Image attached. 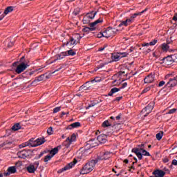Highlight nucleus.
<instances>
[{"instance_id": "obj_54", "label": "nucleus", "mask_w": 177, "mask_h": 177, "mask_svg": "<svg viewBox=\"0 0 177 177\" xmlns=\"http://www.w3.org/2000/svg\"><path fill=\"white\" fill-rule=\"evenodd\" d=\"M177 111L176 109H170L169 111H168V114H172V113H174L176 111Z\"/></svg>"}, {"instance_id": "obj_62", "label": "nucleus", "mask_w": 177, "mask_h": 177, "mask_svg": "<svg viewBox=\"0 0 177 177\" xmlns=\"http://www.w3.org/2000/svg\"><path fill=\"white\" fill-rule=\"evenodd\" d=\"M151 90V88L150 87H147V88L144 89L142 91V93H147L148 91H149Z\"/></svg>"}, {"instance_id": "obj_55", "label": "nucleus", "mask_w": 177, "mask_h": 177, "mask_svg": "<svg viewBox=\"0 0 177 177\" xmlns=\"http://www.w3.org/2000/svg\"><path fill=\"white\" fill-rule=\"evenodd\" d=\"M17 156L19 157V158H23V151H20L17 153Z\"/></svg>"}, {"instance_id": "obj_15", "label": "nucleus", "mask_w": 177, "mask_h": 177, "mask_svg": "<svg viewBox=\"0 0 177 177\" xmlns=\"http://www.w3.org/2000/svg\"><path fill=\"white\" fill-rule=\"evenodd\" d=\"M90 82L94 84V82H96V81H95V80H92L91 82H86L84 85H82V86L80 88L79 91L84 92V91H87V90H88L89 88L91 87V86L89 85Z\"/></svg>"}, {"instance_id": "obj_20", "label": "nucleus", "mask_w": 177, "mask_h": 177, "mask_svg": "<svg viewBox=\"0 0 177 177\" xmlns=\"http://www.w3.org/2000/svg\"><path fill=\"white\" fill-rule=\"evenodd\" d=\"M131 24V20L127 19L125 21H121L120 24L118 25L119 28L122 26L127 27L128 26Z\"/></svg>"}, {"instance_id": "obj_13", "label": "nucleus", "mask_w": 177, "mask_h": 177, "mask_svg": "<svg viewBox=\"0 0 177 177\" xmlns=\"http://www.w3.org/2000/svg\"><path fill=\"white\" fill-rule=\"evenodd\" d=\"M176 85H177V79L176 76V77L170 78L169 80V82L167 83L166 86L168 88H170V87H174Z\"/></svg>"}, {"instance_id": "obj_53", "label": "nucleus", "mask_w": 177, "mask_h": 177, "mask_svg": "<svg viewBox=\"0 0 177 177\" xmlns=\"http://www.w3.org/2000/svg\"><path fill=\"white\" fill-rule=\"evenodd\" d=\"M158 42V40L157 39H153V41H150L149 42V46H154L156 43Z\"/></svg>"}, {"instance_id": "obj_1", "label": "nucleus", "mask_w": 177, "mask_h": 177, "mask_svg": "<svg viewBox=\"0 0 177 177\" xmlns=\"http://www.w3.org/2000/svg\"><path fill=\"white\" fill-rule=\"evenodd\" d=\"M97 164H99V162L96 159L87 162V163H86V165L81 169L80 174L82 175H85L91 173L95 169Z\"/></svg>"}, {"instance_id": "obj_4", "label": "nucleus", "mask_w": 177, "mask_h": 177, "mask_svg": "<svg viewBox=\"0 0 177 177\" xmlns=\"http://www.w3.org/2000/svg\"><path fill=\"white\" fill-rule=\"evenodd\" d=\"M176 55H171L165 57L160 59L161 64H165V66H170L175 62Z\"/></svg>"}, {"instance_id": "obj_52", "label": "nucleus", "mask_w": 177, "mask_h": 177, "mask_svg": "<svg viewBox=\"0 0 177 177\" xmlns=\"http://www.w3.org/2000/svg\"><path fill=\"white\" fill-rule=\"evenodd\" d=\"M122 113H119L115 118V120H117V121H119L121 120L122 118Z\"/></svg>"}, {"instance_id": "obj_5", "label": "nucleus", "mask_w": 177, "mask_h": 177, "mask_svg": "<svg viewBox=\"0 0 177 177\" xmlns=\"http://www.w3.org/2000/svg\"><path fill=\"white\" fill-rule=\"evenodd\" d=\"M111 157V153L109 151H102L100 153L98 157L95 158L97 162L100 163L102 160H107Z\"/></svg>"}, {"instance_id": "obj_34", "label": "nucleus", "mask_w": 177, "mask_h": 177, "mask_svg": "<svg viewBox=\"0 0 177 177\" xmlns=\"http://www.w3.org/2000/svg\"><path fill=\"white\" fill-rule=\"evenodd\" d=\"M10 145H12V142L6 141L3 144L0 145V149H2L3 146H6L8 149H10Z\"/></svg>"}, {"instance_id": "obj_58", "label": "nucleus", "mask_w": 177, "mask_h": 177, "mask_svg": "<svg viewBox=\"0 0 177 177\" xmlns=\"http://www.w3.org/2000/svg\"><path fill=\"white\" fill-rule=\"evenodd\" d=\"M97 104H98V102H93V103L88 104V108L93 107V106H95V105H97Z\"/></svg>"}, {"instance_id": "obj_16", "label": "nucleus", "mask_w": 177, "mask_h": 177, "mask_svg": "<svg viewBox=\"0 0 177 177\" xmlns=\"http://www.w3.org/2000/svg\"><path fill=\"white\" fill-rule=\"evenodd\" d=\"M153 175L156 177H164L165 176V171L161 169H156L153 171Z\"/></svg>"}, {"instance_id": "obj_43", "label": "nucleus", "mask_w": 177, "mask_h": 177, "mask_svg": "<svg viewBox=\"0 0 177 177\" xmlns=\"http://www.w3.org/2000/svg\"><path fill=\"white\" fill-rule=\"evenodd\" d=\"M44 75H40V76H38L37 77L35 78L34 82H39L44 80Z\"/></svg>"}, {"instance_id": "obj_47", "label": "nucleus", "mask_w": 177, "mask_h": 177, "mask_svg": "<svg viewBox=\"0 0 177 177\" xmlns=\"http://www.w3.org/2000/svg\"><path fill=\"white\" fill-rule=\"evenodd\" d=\"M108 122H109V124H114L113 122H116L115 117H110L109 119L107 120Z\"/></svg>"}, {"instance_id": "obj_38", "label": "nucleus", "mask_w": 177, "mask_h": 177, "mask_svg": "<svg viewBox=\"0 0 177 177\" xmlns=\"http://www.w3.org/2000/svg\"><path fill=\"white\" fill-rule=\"evenodd\" d=\"M21 165H23V162L21 161H18L15 164V168L16 169H19V171H21Z\"/></svg>"}, {"instance_id": "obj_24", "label": "nucleus", "mask_w": 177, "mask_h": 177, "mask_svg": "<svg viewBox=\"0 0 177 177\" xmlns=\"http://www.w3.org/2000/svg\"><path fill=\"white\" fill-rule=\"evenodd\" d=\"M81 126H82V124L80 122H74V123L70 124L69 126H68L67 129L71 130L73 129L80 127Z\"/></svg>"}, {"instance_id": "obj_11", "label": "nucleus", "mask_w": 177, "mask_h": 177, "mask_svg": "<svg viewBox=\"0 0 177 177\" xmlns=\"http://www.w3.org/2000/svg\"><path fill=\"white\" fill-rule=\"evenodd\" d=\"M138 147L139 149H140V151L142 152V156H146V157L151 156L150 153L149 151H147V150H145V144L138 145Z\"/></svg>"}, {"instance_id": "obj_46", "label": "nucleus", "mask_w": 177, "mask_h": 177, "mask_svg": "<svg viewBox=\"0 0 177 177\" xmlns=\"http://www.w3.org/2000/svg\"><path fill=\"white\" fill-rule=\"evenodd\" d=\"M53 158L52 155H47L44 158V162H48L51 160V158Z\"/></svg>"}, {"instance_id": "obj_42", "label": "nucleus", "mask_w": 177, "mask_h": 177, "mask_svg": "<svg viewBox=\"0 0 177 177\" xmlns=\"http://www.w3.org/2000/svg\"><path fill=\"white\" fill-rule=\"evenodd\" d=\"M64 53H67V56H75L76 55V52H75L73 49L64 51Z\"/></svg>"}, {"instance_id": "obj_9", "label": "nucleus", "mask_w": 177, "mask_h": 177, "mask_svg": "<svg viewBox=\"0 0 177 177\" xmlns=\"http://www.w3.org/2000/svg\"><path fill=\"white\" fill-rule=\"evenodd\" d=\"M140 150H143V149L139 148L138 145L131 149V153H135L139 160H142L143 159V154Z\"/></svg>"}, {"instance_id": "obj_8", "label": "nucleus", "mask_w": 177, "mask_h": 177, "mask_svg": "<svg viewBox=\"0 0 177 177\" xmlns=\"http://www.w3.org/2000/svg\"><path fill=\"white\" fill-rule=\"evenodd\" d=\"M153 109H154V102H151L145 108H144L142 110L141 113H144L147 112L146 114L144 115V117H147L149 114H150L152 112Z\"/></svg>"}, {"instance_id": "obj_19", "label": "nucleus", "mask_w": 177, "mask_h": 177, "mask_svg": "<svg viewBox=\"0 0 177 177\" xmlns=\"http://www.w3.org/2000/svg\"><path fill=\"white\" fill-rule=\"evenodd\" d=\"M154 81V75L150 74L146 76V77L144 80V82L145 84H149L152 83Z\"/></svg>"}, {"instance_id": "obj_23", "label": "nucleus", "mask_w": 177, "mask_h": 177, "mask_svg": "<svg viewBox=\"0 0 177 177\" xmlns=\"http://www.w3.org/2000/svg\"><path fill=\"white\" fill-rule=\"evenodd\" d=\"M102 23H103V19H98L95 20L94 22L89 24L90 28H95V26H97L99 24H102Z\"/></svg>"}, {"instance_id": "obj_45", "label": "nucleus", "mask_w": 177, "mask_h": 177, "mask_svg": "<svg viewBox=\"0 0 177 177\" xmlns=\"http://www.w3.org/2000/svg\"><path fill=\"white\" fill-rule=\"evenodd\" d=\"M119 54L120 55V57L123 58V57H127L129 55V52L126 51V52L119 53Z\"/></svg>"}, {"instance_id": "obj_30", "label": "nucleus", "mask_w": 177, "mask_h": 177, "mask_svg": "<svg viewBox=\"0 0 177 177\" xmlns=\"http://www.w3.org/2000/svg\"><path fill=\"white\" fill-rule=\"evenodd\" d=\"M30 61L24 59L23 61V71H26L28 67H30Z\"/></svg>"}, {"instance_id": "obj_26", "label": "nucleus", "mask_w": 177, "mask_h": 177, "mask_svg": "<svg viewBox=\"0 0 177 177\" xmlns=\"http://www.w3.org/2000/svg\"><path fill=\"white\" fill-rule=\"evenodd\" d=\"M122 59V57L121 55H120V53H118L116 54H113L111 55V59L113 61V62H118L120 61V59Z\"/></svg>"}, {"instance_id": "obj_12", "label": "nucleus", "mask_w": 177, "mask_h": 177, "mask_svg": "<svg viewBox=\"0 0 177 177\" xmlns=\"http://www.w3.org/2000/svg\"><path fill=\"white\" fill-rule=\"evenodd\" d=\"M17 171V169H16V167L11 166L8 168L7 172H5L3 175L4 176H9L10 175H12V174H16Z\"/></svg>"}, {"instance_id": "obj_63", "label": "nucleus", "mask_w": 177, "mask_h": 177, "mask_svg": "<svg viewBox=\"0 0 177 177\" xmlns=\"http://www.w3.org/2000/svg\"><path fill=\"white\" fill-rule=\"evenodd\" d=\"M165 84V82L164 81H161L159 84H158V86L159 87H162V86H164Z\"/></svg>"}, {"instance_id": "obj_28", "label": "nucleus", "mask_w": 177, "mask_h": 177, "mask_svg": "<svg viewBox=\"0 0 177 177\" xmlns=\"http://www.w3.org/2000/svg\"><path fill=\"white\" fill-rule=\"evenodd\" d=\"M26 170L30 174H34L36 170V168L34 165H30L27 167Z\"/></svg>"}, {"instance_id": "obj_40", "label": "nucleus", "mask_w": 177, "mask_h": 177, "mask_svg": "<svg viewBox=\"0 0 177 177\" xmlns=\"http://www.w3.org/2000/svg\"><path fill=\"white\" fill-rule=\"evenodd\" d=\"M49 152V151L48 150H45L44 151H41L40 153V154H39L37 156L35 157L36 160L40 159L42 156H44V155L48 153Z\"/></svg>"}, {"instance_id": "obj_31", "label": "nucleus", "mask_w": 177, "mask_h": 177, "mask_svg": "<svg viewBox=\"0 0 177 177\" xmlns=\"http://www.w3.org/2000/svg\"><path fill=\"white\" fill-rule=\"evenodd\" d=\"M170 44L169 41H167V43H163L161 45V48L163 51H168V49L169 48V44Z\"/></svg>"}, {"instance_id": "obj_50", "label": "nucleus", "mask_w": 177, "mask_h": 177, "mask_svg": "<svg viewBox=\"0 0 177 177\" xmlns=\"http://www.w3.org/2000/svg\"><path fill=\"white\" fill-rule=\"evenodd\" d=\"M76 140V135L75 133H73L71 138H70V140L72 142H75Z\"/></svg>"}, {"instance_id": "obj_48", "label": "nucleus", "mask_w": 177, "mask_h": 177, "mask_svg": "<svg viewBox=\"0 0 177 177\" xmlns=\"http://www.w3.org/2000/svg\"><path fill=\"white\" fill-rule=\"evenodd\" d=\"M107 64H109V62H104V64H100V65H98V66H97V68H98V69L102 68Z\"/></svg>"}, {"instance_id": "obj_56", "label": "nucleus", "mask_w": 177, "mask_h": 177, "mask_svg": "<svg viewBox=\"0 0 177 177\" xmlns=\"http://www.w3.org/2000/svg\"><path fill=\"white\" fill-rule=\"evenodd\" d=\"M97 37H98V38L104 37V32L98 33V35H97Z\"/></svg>"}, {"instance_id": "obj_3", "label": "nucleus", "mask_w": 177, "mask_h": 177, "mask_svg": "<svg viewBox=\"0 0 177 177\" xmlns=\"http://www.w3.org/2000/svg\"><path fill=\"white\" fill-rule=\"evenodd\" d=\"M83 38V36L80 35H76L75 37H71L69 41H67L66 43H64V45L66 46H76L81 39Z\"/></svg>"}, {"instance_id": "obj_41", "label": "nucleus", "mask_w": 177, "mask_h": 177, "mask_svg": "<svg viewBox=\"0 0 177 177\" xmlns=\"http://www.w3.org/2000/svg\"><path fill=\"white\" fill-rule=\"evenodd\" d=\"M162 136H164V131H160L156 135V138L157 140H160V139H162Z\"/></svg>"}, {"instance_id": "obj_21", "label": "nucleus", "mask_w": 177, "mask_h": 177, "mask_svg": "<svg viewBox=\"0 0 177 177\" xmlns=\"http://www.w3.org/2000/svg\"><path fill=\"white\" fill-rule=\"evenodd\" d=\"M116 124H118L117 122H113V124H110V122L106 120L102 123V127L103 128H107L109 127H114Z\"/></svg>"}, {"instance_id": "obj_57", "label": "nucleus", "mask_w": 177, "mask_h": 177, "mask_svg": "<svg viewBox=\"0 0 177 177\" xmlns=\"http://www.w3.org/2000/svg\"><path fill=\"white\" fill-rule=\"evenodd\" d=\"M60 109H61V107H56L53 109V113H56L59 112L60 111Z\"/></svg>"}, {"instance_id": "obj_25", "label": "nucleus", "mask_w": 177, "mask_h": 177, "mask_svg": "<svg viewBox=\"0 0 177 177\" xmlns=\"http://www.w3.org/2000/svg\"><path fill=\"white\" fill-rule=\"evenodd\" d=\"M62 148L61 145L57 146V147H55L50 151V154L53 157L55 156L57 153L58 151L60 150Z\"/></svg>"}, {"instance_id": "obj_59", "label": "nucleus", "mask_w": 177, "mask_h": 177, "mask_svg": "<svg viewBox=\"0 0 177 177\" xmlns=\"http://www.w3.org/2000/svg\"><path fill=\"white\" fill-rule=\"evenodd\" d=\"M128 84L127 82H124L122 84V86L120 88V89H123L127 86Z\"/></svg>"}, {"instance_id": "obj_36", "label": "nucleus", "mask_w": 177, "mask_h": 177, "mask_svg": "<svg viewBox=\"0 0 177 177\" xmlns=\"http://www.w3.org/2000/svg\"><path fill=\"white\" fill-rule=\"evenodd\" d=\"M91 22V19H89V17L88 16L84 15V17L83 19V24L84 25H86V24H89Z\"/></svg>"}, {"instance_id": "obj_37", "label": "nucleus", "mask_w": 177, "mask_h": 177, "mask_svg": "<svg viewBox=\"0 0 177 177\" xmlns=\"http://www.w3.org/2000/svg\"><path fill=\"white\" fill-rule=\"evenodd\" d=\"M12 131H19V129H21V126H20V123H17L14 124L12 127Z\"/></svg>"}, {"instance_id": "obj_7", "label": "nucleus", "mask_w": 177, "mask_h": 177, "mask_svg": "<svg viewBox=\"0 0 177 177\" xmlns=\"http://www.w3.org/2000/svg\"><path fill=\"white\" fill-rule=\"evenodd\" d=\"M77 163V160L76 158H75L73 160V161H72L71 162L67 164L64 167H63L61 169H59L58 171V173L59 174H62L64 171H66L72 169Z\"/></svg>"}, {"instance_id": "obj_64", "label": "nucleus", "mask_w": 177, "mask_h": 177, "mask_svg": "<svg viewBox=\"0 0 177 177\" xmlns=\"http://www.w3.org/2000/svg\"><path fill=\"white\" fill-rule=\"evenodd\" d=\"M173 21H177V13L175 14V15L174 16V17L172 18Z\"/></svg>"}, {"instance_id": "obj_60", "label": "nucleus", "mask_w": 177, "mask_h": 177, "mask_svg": "<svg viewBox=\"0 0 177 177\" xmlns=\"http://www.w3.org/2000/svg\"><path fill=\"white\" fill-rule=\"evenodd\" d=\"M32 166H34V167L36 168V169H37V168L38 166H39V162H38V161L35 162L33 163V165H32Z\"/></svg>"}, {"instance_id": "obj_2", "label": "nucleus", "mask_w": 177, "mask_h": 177, "mask_svg": "<svg viewBox=\"0 0 177 177\" xmlns=\"http://www.w3.org/2000/svg\"><path fill=\"white\" fill-rule=\"evenodd\" d=\"M46 140L45 138H39L37 139V142H29V141L26 142L24 145L23 148L26 147V146H30L31 147H37V146H41V145H44L45 143Z\"/></svg>"}, {"instance_id": "obj_61", "label": "nucleus", "mask_w": 177, "mask_h": 177, "mask_svg": "<svg viewBox=\"0 0 177 177\" xmlns=\"http://www.w3.org/2000/svg\"><path fill=\"white\" fill-rule=\"evenodd\" d=\"M171 165L174 166H177V160L174 159L171 162Z\"/></svg>"}, {"instance_id": "obj_17", "label": "nucleus", "mask_w": 177, "mask_h": 177, "mask_svg": "<svg viewBox=\"0 0 177 177\" xmlns=\"http://www.w3.org/2000/svg\"><path fill=\"white\" fill-rule=\"evenodd\" d=\"M97 140L101 144L106 143L107 142V136L104 134H101L97 137Z\"/></svg>"}, {"instance_id": "obj_29", "label": "nucleus", "mask_w": 177, "mask_h": 177, "mask_svg": "<svg viewBox=\"0 0 177 177\" xmlns=\"http://www.w3.org/2000/svg\"><path fill=\"white\" fill-rule=\"evenodd\" d=\"M31 156V151L30 150H23V158H27Z\"/></svg>"}, {"instance_id": "obj_49", "label": "nucleus", "mask_w": 177, "mask_h": 177, "mask_svg": "<svg viewBox=\"0 0 177 177\" xmlns=\"http://www.w3.org/2000/svg\"><path fill=\"white\" fill-rule=\"evenodd\" d=\"M47 133H48V135H53V127H49L48 129V130H47Z\"/></svg>"}, {"instance_id": "obj_51", "label": "nucleus", "mask_w": 177, "mask_h": 177, "mask_svg": "<svg viewBox=\"0 0 177 177\" xmlns=\"http://www.w3.org/2000/svg\"><path fill=\"white\" fill-rule=\"evenodd\" d=\"M80 8H76V9H75V10L73 12V15L75 16H77L80 14Z\"/></svg>"}, {"instance_id": "obj_6", "label": "nucleus", "mask_w": 177, "mask_h": 177, "mask_svg": "<svg viewBox=\"0 0 177 177\" xmlns=\"http://www.w3.org/2000/svg\"><path fill=\"white\" fill-rule=\"evenodd\" d=\"M12 70L17 73V74H20L23 73V63L21 62H15L12 64Z\"/></svg>"}, {"instance_id": "obj_18", "label": "nucleus", "mask_w": 177, "mask_h": 177, "mask_svg": "<svg viewBox=\"0 0 177 177\" xmlns=\"http://www.w3.org/2000/svg\"><path fill=\"white\" fill-rule=\"evenodd\" d=\"M66 56H67V52H62L59 54L55 55V59L53 62H55L57 60L63 59Z\"/></svg>"}, {"instance_id": "obj_44", "label": "nucleus", "mask_w": 177, "mask_h": 177, "mask_svg": "<svg viewBox=\"0 0 177 177\" xmlns=\"http://www.w3.org/2000/svg\"><path fill=\"white\" fill-rule=\"evenodd\" d=\"M13 12V8H12V6H9V7H8V8L5 10L4 13H5L6 15H8L9 13H10V12Z\"/></svg>"}, {"instance_id": "obj_39", "label": "nucleus", "mask_w": 177, "mask_h": 177, "mask_svg": "<svg viewBox=\"0 0 177 177\" xmlns=\"http://www.w3.org/2000/svg\"><path fill=\"white\" fill-rule=\"evenodd\" d=\"M4 44L6 46H8V48H12L13 46V42L10 41V39H7Z\"/></svg>"}, {"instance_id": "obj_33", "label": "nucleus", "mask_w": 177, "mask_h": 177, "mask_svg": "<svg viewBox=\"0 0 177 177\" xmlns=\"http://www.w3.org/2000/svg\"><path fill=\"white\" fill-rule=\"evenodd\" d=\"M121 88H113L111 89L110 92L108 93L109 96H113V94H115L117 92L120 91Z\"/></svg>"}, {"instance_id": "obj_14", "label": "nucleus", "mask_w": 177, "mask_h": 177, "mask_svg": "<svg viewBox=\"0 0 177 177\" xmlns=\"http://www.w3.org/2000/svg\"><path fill=\"white\" fill-rule=\"evenodd\" d=\"M147 11V9H145L144 10L140 12H136L133 15H132L130 18L129 19V20L131 21V23L132 24L134 21V19L138 17V16H141L145 12H146Z\"/></svg>"}, {"instance_id": "obj_32", "label": "nucleus", "mask_w": 177, "mask_h": 177, "mask_svg": "<svg viewBox=\"0 0 177 177\" xmlns=\"http://www.w3.org/2000/svg\"><path fill=\"white\" fill-rule=\"evenodd\" d=\"M72 143V141L70 140V138L68 137L67 139L63 142V146H65L66 148H69L71 145Z\"/></svg>"}, {"instance_id": "obj_22", "label": "nucleus", "mask_w": 177, "mask_h": 177, "mask_svg": "<svg viewBox=\"0 0 177 177\" xmlns=\"http://www.w3.org/2000/svg\"><path fill=\"white\" fill-rule=\"evenodd\" d=\"M87 149H93L96 147V146H98V144L95 142V139L94 140H91V141H88V143H87Z\"/></svg>"}, {"instance_id": "obj_35", "label": "nucleus", "mask_w": 177, "mask_h": 177, "mask_svg": "<svg viewBox=\"0 0 177 177\" xmlns=\"http://www.w3.org/2000/svg\"><path fill=\"white\" fill-rule=\"evenodd\" d=\"M96 30V28H91V27H84L83 28L84 32H89L90 31H95Z\"/></svg>"}, {"instance_id": "obj_27", "label": "nucleus", "mask_w": 177, "mask_h": 177, "mask_svg": "<svg viewBox=\"0 0 177 177\" xmlns=\"http://www.w3.org/2000/svg\"><path fill=\"white\" fill-rule=\"evenodd\" d=\"M97 11H91L87 14H86V15L91 19V20H93L95 19V17L97 15Z\"/></svg>"}, {"instance_id": "obj_10", "label": "nucleus", "mask_w": 177, "mask_h": 177, "mask_svg": "<svg viewBox=\"0 0 177 177\" xmlns=\"http://www.w3.org/2000/svg\"><path fill=\"white\" fill-rule=\"evenodd\" d=\"M104 37L109 38L113 36V29L112 27H108L104 31H103Z\"/></svg>"}]
</instances>
